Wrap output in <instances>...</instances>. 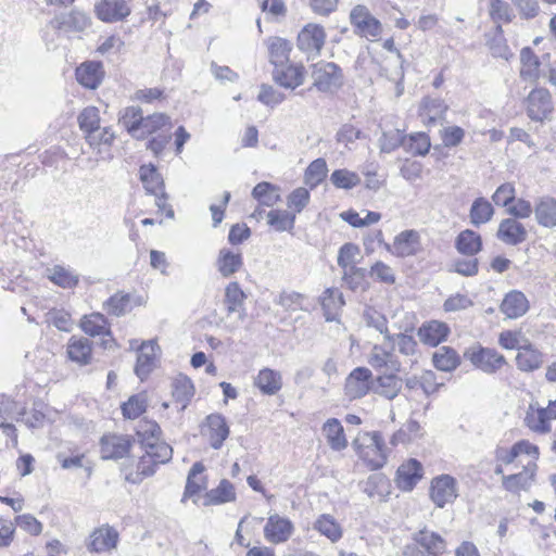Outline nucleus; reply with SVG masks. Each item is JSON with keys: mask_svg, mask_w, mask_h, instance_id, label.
Returning <instances> with one entry per match:
<instances>
[{"mask_svg": "<svg viewBox=\"0 0 556 556\" xmlns=\"http://www.w3.org/2000/svg\"><path fill=\"white\" fill-rule=\"evenodd\" d=\"M359 458L371 469L381 468L387 462V447L380 432H363L353 441Z\"/></svg>", "mask_w": 556, "mask_h": 556, "instance_id": "nucleus-1", "label": "nucleus"}, {"mask_svg": "<svg viewBox=\"0 0 556 556\" xmlns=\"http://www.w3.org/2000/svg\"><path fill=\"white\" fill-rule=\"evenodd\" d=\"M553 420H556V400L548 401L546 406L531 402L525 413L523 425L534 433L546 434L552 431Z\"/></svg>", "mask_w": 556, "mask_h": 556, "instance_id": "nucleus-2", "label": "nucleus"}, {"mask_svg": "<svg viewBox=\"0 0 556 556\" xmlns=\"http://www.w3.org/2000/svg\"><path fill=\"white\" fill-rule=\"evenodd\" d=\"M464 355L476 368L485 374H495L507 364L504 355L494 349L482 346L470 348Z\"/></svg>", "mask_w": 556, "mask_h": 556, "instance_id": "nucleus-3", "label": "nucleus"}, {"mask_svg": "<svg viewBox=\"0 0 556 556\" xmlns=\"http://www.w3.org/2000/svg\"><path fill=\"white\" fill-rule=\"evenodd\" d=\"M367 363L375 370L391 372L401 371V362L394 354L393 339L384 340L381 344H375L367 357Z\"/></svg>", "mask_w": 556, "mask_h": 556, "instance_id": "nucleus-4", "label": "nucleus"}, {"mask_svg": "<svg viewBox=\"0 0 556 556\" xmlns=\"http://www.w3.org/2000/svg\"><path fill=\"white\" fill-rule=\"evenodd\" d=\"M245 298L247 296L238 282H230L226 287L224 303L227 311V318H229L233 313L238 314L237 320L225 324V329L228 332H233L235 330H237L240 324L245 319Z\"/></svg>", "mask_w": 556, "mask_h": 556, "instance_id": "nucleus-5", "label": "nucleus"}, {"mask_svg": "<svg viewBox=\"0 0 556 556\" xmlns=\"http://www.w3.org/2000/svg\"><path fill=\"white\" fill-rule=\"evenodd\" d=\"M458 496V482L450 475H440L431 480L430 498L439 508L452 504Z\"/></svg>", "mask_w": 556, "mask_h": 556, "instance_id": "nucleus-6", "label": "nucleus"}, {"mask_svg": "<svg viewBox=\"0 0 556 556\" xmlns=\"http://www.w3.org/2000/svg\"><path fill=\"white\" fill-rule=\"evenodd\" d=\"M553 102L551 93L545 88L533 89L527 98V114L535 122L551 118Z\"/></svg>", "mask_w": 556, "mask_h": 556, "instance_id": "nucleus-7", "label": "nucleus"}, {"mask_svg": "<svg viewBox=\"0 0 556 556\" xmlns=\"http://www.w3.org/2000/svg\"><path fill=\"white\" fill-rule=\"evenodd\" d=\"M326 41V33L321 25L309 23L298 35V48L308 56L320 53Z\"/></svg>", "mask_w": 556, "mask_h": 556, "instance_id": "nucleus-8", "label": "nucleus"}, {"mask_svg": "<svg viewBox=\"0 0 556 556\" xmlns=\"http://www.w3.org/2000/svg\"><path fill=\"white\" fill-rule=\"evenodd\" d=\"M263 531L267 542L282 544L293 535L294 525L289 518L273 514L268 516Z\"/></svg>", "mask_w": 556, "mask_h": 556, "instance_id": "nucleus-9", "label": "nucleus"}, {"mask_svg": "<svg viewBox=\"0 0 556 556\" xmlns=\"http://www.w3.org/2000/svg\"><path fill=\"white\" fill-rule=\"evenodd\" d=\"M384 249L397 257L417 254L420 250V236L417 230H403L395 236L393 243H384Z\"/></svg>", "mask_w": 556, "mask_h": 556, "instance_id": "nucleus-10", "label": "nucleus"}, {"mask_svg": "<svg viewBox=\"0 0 556 556\" xmlns=\"http://www.w3.org/2000/svg\"><path fill=\"white\" fill-rule=\"evenodd\" d=\"M372 383V374L366 367H356L345 379L344 392L351 399H361L370 390Z\"/></svg>", "mask_w": 556, "mask_h": 556, "instance_id": "nucleus-11", "label": "nucleus"}, {"mask_svg": "<svg viewBox=\"0 0 556 556\" xmlns=\"http://www.w3.org/2000/svg\"><path fill=\"white\" fill-rule=\"evenodd\" d=\"M314 86L320 91H329L342 84L341 68L332 63H318L313 71Z\"/></svg>", "mask_w": 556, "mask_h": 556, "instance_id": "nucleus-12", "label": "nucleus"}, {"mask_svg": "<svg viewBox=\"0 0 556 556\" xmlns=\"http://www.w3.org/2000/svg\"><path fill=\"white\" fill-rule=\"evenodd\" d=\"M128 0H98L94 4L97 17L105 23H116L130 14Z\"/></svg>", "mask_w": 556, "mask_h": 556, "instance_id": "nucleus-13", "label": "nucleus"}, {"mask_svg": "<svg viewBox=\"0 0 556 556\" xmlns=\"http://www.w3.org/2000/svg\"><path fill=\"white\" fill-rule=\"evenodd\" d=\"M118 542V532L109 525L94 529L89 535L87 548L93 553H104L114 549Z\"/></svg>", "mask_w": 556, "mask_h": 556, "instance_id": "nucleus-14", "label": "nucleus"}, {"mask_svg": "<svg viewBox=\"0 0 556 556\" xmlns=\"http://www.w3.org/2000/svg\"><path fill=\"white\" fill-rule=\"evenodd\" d=\"M536 468V463L528 462L523 466L522 471L509 476H503V488L511 493L527 491L533 483Z\"/></svg>", "mask_w": 556, "mask_h": 556, "instance_id": "nucleus-15", "label": "nucleus"}, {"mask_svg": "<svg viewBox=\"0 0 556 556\" xmlns=\"http://www.w3.org/2000/svg\"><path fill=\"white\" fill-rule=\"evenodd\" d=\"M77 81L87 89H97L105 75L103 64L99 61H86L76 68Z\"/></svg>", "mask_w": 556, "mask_h": 556, "instance_id": "nucleus-16", "label": "nucleus"}, {"mask_svg": "<svg viewBox=\"0 0 556 556\" xmlns=\"http://www.w3.org/2000/svg\"><path fill=\"white\" fill-rule=\"evenodd\" d=\"M496 237L505 244L518 245L526 241L528 231L516 218L508 217L500 223Z\"/></svg>", "mask_w": 556, "mask_h": 556, "instance_id": "nucleus-17", "label": "nucleus"}, {"mask_svg": "<svg viewBox=\"0 0 556 556\" xmlns=\"http://www.w3.org/2000/svg\"><path fill=\"white\" fill-rule=\"evenodd\" d=\"M305 70L303 65H278L273 72L274 80L283 88L295 89L304 83Z\"/></svg>", "mask_w": 556, "mask_h": 556, "instance_id": "nucleus-18", "label": "nucleus"}, {"mask_svg": "<svg viewBox=\"0 0 556 556\" xmlns=\"http://www.w3.org/2000/svg\"><path fill=\"white\" fill-rule=\"evenodd\" d=\"M517 368L523 372H531L542 367L544 354L532 343L522 344L516 355Z\"/></svg>", "mask_w": 556, "mask_h": 556, "instance_id": "nucleus-19", "label": "nucleus"}, {"mask_svg": "<svg viewBox=\"0 0 556 556\" xmlns=\"http://www.w3.org/2000/svg\"><path fill=\"white\" fill-rule=\"evenodd\" d=\"M424 468L417 459L410 458L403 463L396 471V484L403 491H412L422 478Z\"/></svg>", "mask_w": 556, "mask_h": 556, "instance_id": "nucleus-20", "label": "nucleus"}, {"mask_svg": "<svg viewBox=\"0 0 556 556\" xmlns=\"http://www.w3.org/2000/svg\"><path fill=\"white\" fill-rule=\"evenodd\" d=\"M100 445L103 459H117L128 454L131 443L125 435L105 434Z\"/></svg>", "mask_w": 556, "mask_h": 556, "instance_id": "nucleus-21", "label": "nucleus"}, {"mask_svg": "<svg viewBox=\"0 0 556 556\" xmlns=\"http://www.w3.org/2000/svg\"><path fill=\"white\" fill-rule=\"evenodd\" d=\"M66 354L68 359L79 366L89 365L92 359V343L87 338L72 336L66 345Z\"/></svg>", "mask_w": 556, "mask_h": 556, "instance_id": "nucleus-22", "label": "nucleus"}, {"mask_svg": "<svg viewBox=\"0 0 556 556\" xmlns=\"http://www.w3.org/2000/svg\"><path fill=\"white\" fill-rule=\"evenodd\" d=\"M157 350L159 346L154 341H149L141 344L138 351L137 363L135 366V372L140 378V380H144L155 367Z\"/></svg>", "mask_w": 556, "mask_h": 556, "instance_id": "nucleus-23", "label": "nucleus"}, {"mask_svg": "<svg viewBox=\"0 0 556 556\" xmlns=\"http://www.w3.org/2000/svg\"><path fill=\"white\" fill-rule=\"evenodd\" d=\"M413 541L424 548L431 556H440L445 553L446 543L444 539L433 532L424 528L413 534Z\"/></svg>", "mask_w": 556, "mask_h": 556, "instance_id": "nucleus-24", "label": "nucleus"}, {"mask_svg": "<svg viewBox=\"0 0 556 556\" xmlns=\"http://www.w3.org/2000/svg\"><path fill=\"white\" fill-rule=\"evenodd\" d=\"M207 438L210 445L218 450L229 435V428L225 418L219 414H212L206 417Z\"/></svg>", "mask_w": 556, "mask_h": 556, "instance_id": "nucleus-25", "label": "nucleus"}, {"mask_svg": "<svg viewBox=\"0 0 556 556\" xmlns=\"http://www.w3.org/2000/svg\"><path fill=\"white\" fill-rule=\"evenodd\" d=\"M447 105L442 99L426 97L419 104V117L426 125L435 124L439 119H442Z\"/></svg>", "mask_w": 556, "mask_h": 556, "instance_id": "nucleus-26", "label": "nucleus"}, {"mask_svg": "<svg viewBox=\"0 0 556 556\" xmlns=\"http://www.w3.org/2000/svg\"><path fill=\"white\" fill-rule=\"evenodd\" d=\"M455 249L467 257L476 256L482 250V238L478 232L465 229L457 235Z\"/></svg>", "mask_w": 556, "mask_h": 556, "instance_id": "nucleus-27", "label": "nucleus"}, {"mask_svg": "<svg viewBox=\"0 0 556 556\" xmlns=\"http://www.w3.org/2000/svg\"><path fill=\"white\" fill-rule=\"evenodd\" d=\"M529 302L521 291L513 290L508 292L502 304L501 311L508 318H518L527 313Z\"/></svg>", "mask_w": 556, "mask_h": 556, "instance_id": "nucleus-28", "label": "nucleus"}, {"mask_svg": "<svg viewBox=\"0 0 556 556\" xmlns=\"http://www.w3.org/2000/svg\"><path fill=\"white\" fill-rule=\"evenodd\" d=\"M448 332L446 324L431 320L419 328L418 336L424 343L437 346L447 338Z\"/></svg>", "mask_w": 556, "mask_h": 556, "instance_id": "nucleus-29", "label": "nucleus"}, {"mask_svg": "<svg viewBox=\"0 0 556 556\" xmlns=\"http://www.w3.org/2000/svg\"><path fill=\"white\" fill-rule=\"evenodd\" d=\"M254 384L262 391V393L274 395L280 391L282 387V377L277 370L263 368L255 377Z\"/></svg>", "mask_w": 556, "mask_h": 556, "instance_id": "nucleus-30", "label": "nucleus"}, {"mask_svg": "<svg viewBox=\"0 0 556 556\" xmlns=\"http://www.w3.org/2000/svg\"><path fill=\"white\" fill-rule=\"evenodd\" d=\"M535 219L539 225L553 228L556 226V200L551 197L541 198L534 206Z\"/></svg>", "mask_w": 556, "mask_h": 556, "instance_id": "nucleus-31", "label": "nucleus"}, {"mask_svg": "<svg viewBox=\"0 0 556 556\" xmlns=\"http://www.w3.org/2000/svg\"><path fill=\"white\" fill-rule=\"evenodd\" d=\"M323 433L332 450L342 451L348 446L343 426L337 418H330L324 424Z\"/></svg>", "mask_w": 556, "mask_h": 556, "instance_id": "nucleus-32", "label": "nucleus"}, {"mask_svg": "<svg viewBox=\"0 0 556 556\" xmlns=\"http://www.w3.org/2000/svg\"><path fill=\"white\" fill-rule=\"evenodd\" d=\"M320 305L327 321H333L338 317L339 309L344 305L342 293L336 288H328L320 298Z\"/></svg>", "mask_w": 556, "mask_h": 556, "instance_id": "nucleus-33", "label": "nucleus"}, {"mask_svg": "<svg viewBox=\"0 0 556 556\" xmlns=\"http://www.w3.org/2000/svg\"><path fill=\"white\" fill-rule=\"evenodd\" d=\"M236 500L235 488L231 482L223 479L219 484L206 492L204 495L203 505H220Z\"/></svg>", "mask_w": 556, "mask_h": 556, "instance_id": "nucleus-34", "label": "nucleus"}, {"mask_svg": "<svg viewBox=\"0 0 556 556\" xmlns=\"http://www.w3.org/2000/svg\"><path fill=\"white\" fill-rule=\"evenodd\" d=\"M159 465V463H154L147 454H143L137 464V469L135 471L129 470L127 467L123 468L124 478L129 483L138 484L144 478L152 476Z\"/></svg>", "mask_w": 556, "mask_h": 556, "instance_id": "nucleus-35", "label": "nucleus"}, {"mask_svg": "<svg viewBox=\"0 0 556 556\" xmlns=\"http://www.w3.org/2000/svg\"><path fill=\"white\" fill-rule=\"evenodd\" d=\"M401 389L402 379L399 378L395 372L377 377L376 384L374 386L375 393L388 400L396 397Z\"/></svg>", "mask_w": 556, "mask_h": 556, "instance_id": "nucleus-36", "label": "nucleus"}, {"mask_svg": "<svg viewBox=\"0 0 556 556\" xmlns=\"http://www.w3.org/2000/svg\"><path fill=\"white\" fill-rule=\"evenodd\" d=\"M432 363L441 371H452L460 364V358L454 349L441 346L433 353Z\"/></svg>", "mask_w": 556, "mask_h": 556, "instance_id": "nucleus-37", "label": "nucleus"}, {"mask_svg": "<svg viewBox=\"0 0 556 556\" xmlns=\"http://www.w3.org/2000/svg\"><path fill=\"white\" fill-rule=\"evenodd\" d=\"M242 264L243 262L241 253H235L228 249H222L219 251L217 258V268L218 271L224 277H229L236 271H238Z\"/></svg>", "mask_w": 556, "mask_h": 556, "instance_id": "nucleus-38", "label": "nucleus"}, {"mask_svg": "<svg viewBox=\"0 0 556 556\" xmlns=\"http://www.w3.org/2000/svg\"><path fill=\"white\" fill-rule=\"evenodd\" d=\"M493 215L494 207L486 199L480 197L472 202L469 211V218L473 226L486 224L492 219Z\"/></svg>", "mask_w": 556, "mask_h": 556, "instance_id": "nucleus-39", "label": "nucleus"}, {"mask_svg": "<svg viewBox=\"0 0 556 556\" xmlns=\"http://www.w3.org/2000/svg\"><path fill=\"white\" fill-rule=\"evenodd\" d=\"M139 175L147 192L156 195L159 191L163 190V178L154 165L144 164L140 166Z\"/></svg>", "mask_w": 556, "mask_h": 556, "instance_id": "nucleus-40", "label": "nucleus"}, {"mask_svg": "<svg viewBox=\"0 0 556 556\" xmlns=\"http://www.w3.org/2000/svg\"><path fill=\"white\" fill-rule=\"evenodd\" d=\"M314 529L331 542H337L342 538L341 526L337 522L334 517L329 514L320 515L314 522Z\"/></svg>", "mask_w": 556, "mask_h": 556, "instance_id": "nucleus-41", "label": "nucleus"}, {"mask_svg": "<svg viewBox=\"0 0 556 556\" xmlns=\"http://www.w3.org/2000/svg\"><path fill=\"white\" fill-rule=\"evenodd\" d=\"M80 327L86 334L91 337L111 336L106 318L100 313H93L89 316H85L80 321Z\"/></svg>", "mask_w": 556, "mask_h": 556, "instance_id": "nucleus-42", "label": "nucleus"}, {"mask_svg": "<svg viewBox=\"0 0 556 556\" xmlns=\"http://www.w3.org/2000/svg\"><path fill=\"white\" fill-rule=\"evenodd\" d=\"M267 223L276 231H290L294 228L295 213L286 210H271L267 213Z\"/></svg>", "mask_w": 556, "mask_h": 556, "instance_id": "nucleus-43", "label": "nucleus"}, {"mask_svg": "<svg viewBox=\"0 0 556 556\" xmlns=\"http://www.w3.org/2000/svg\"><path fill=\"white\" fill-rule=\"evenodd\" d=\"M291 49L292 45L290 41L280 37L270 38L268 45L270 62L275 66L285 64L289 61Z\"/></svg>", "mask_w": 556, "mask_h": 556, "instance_id": "nucleus-44", "label": "nucleus"}, {"mask_svg": "<svg viewBox=\"0 0 556 556\" xmlns=\"http://www.w3.org/2000/svg\"><path fill=\"white\" fill-rule=\"evenodd\" d=\"M143 112L139 106H127L125 108L119 116V124L126 128V130L136 138L140 125L142 124Z\"/></svg>", "mask_w": 556, "mask_h": 556, "instance_id": "nucleus-45", "label": "nucleus"}, {"mask_svg": "<svg viewBox=\"0 0 556 556\" xmlns=\"http://www.w3.org/2000/svg\"><path fill=\"white\" fill-rule=\"evenodd\" d=\"M167 126H169V117L167 115L163 113L151 114L142 118L140 130H138L139 135H137L136 139H143Z\"/></svg>", "mask_w": 556, "mask_h": 556, "instance_id": "nucleus-46", "label": "nucleus"}, {"mask_svg": "<svg viewBox=\"0 0 556 556\" xmlns=\"http://www.w3.org/2000/svg\"><path fill=\"white\" fill-rule=\"evenodd\" d=\"M520 76L527 80H534L539 77L540 62L530 48H523L520 52Z\"/></svg>", "mask_w": 556, "mask_h": 556, "instance_id": "nucleus-47", "label": "nucleus"}, {"mask_svg": "<svg viewBox=\"0 0 556 556\" xmlns=\"http://www.w3.org/2000/svg\"><path fill=\"white\" fill-rule=\"evenodd\" d=\"M252 195L262 205L269 207L274 206L280 200L279 189L266 181L257 184L252 190Z\"/></svg>", "mask_w": 556, "mask_h": 556, "instance_id": "nucleus-48", "label": "nucleus"}, {"mask_svg": "<svg viewBox=\"0 0 556 556\" xmlns=\"http://www.w3.org/2000/svg\"><path fill=\"white\" fill-rule=\"evenodd\" d=\"M48 271V278L59 287L73 288L78 283V276L70 268L55 265Z\"/></svg>", "mask_w": 556, "mask_h": 556, "instance_id": "nucleus-49", "label": "nucleus"}, {"mask_svg": "<svg viewBox=\"0 0 556 556\" xmlns=\"http://www.w3.org/2000/svg\"><path fill=\"white\" fill-rule=\"evenodd\" d=\"M193 394V383L187 376H179L174 380L173 396L181 404L182 408L187 406Z\"/></svg>", "mask_w": 556, "mask_h": 556, "instance_id": "nucleus-50", "label": "nucleus"}, {"mask_svg": "<svg viewBox=\"0 0 556 556\" xmlns=\"http://www.w3.org/2000/svg\"><path fill=\"white\" fill-rule=\"evenodd\" d=\"M147 394L138 393L131 395L127 402L122 404V413L125 418L136 419L147 409Z\"/></svg>", "mask_w": 556, "mask_h": 556, "instance_id": "nucleus-51", "label": "nucleus"}, {"mask_svg": "<svg viewBox=\"0 0 556 556\" xmlns=\"http://www.w3.org/2000/svg\"><path fill=\"white\" fill-rule=\"evenodd\" d=\"M147 454L154 463L166 464L172 459L173 448L165 442L156 440L146 446H142Z\"/></svg>", "mask_w": 556, "mask_h": 556, "instance_id": "nucleus-52", "label": "nucleus"}, {"mask_svg": "<svg viewBox=\"0 0 556 556\" xmlns=\"http://www.w3.org/2000/svg\"><path fill=\"white\" fill-rule=\"evenodd\" d=\"M161 433L160 426L152 420L139 421L136 430V435L141 446H146L156 440H159Z\"/></svg>", "mask_w": 556, "mask_h": 556, "instance_id": "nucleus-53", "label": "nucleus"}, {"mask_svg": "<svg viewBox=\"0 0 556 556\" xmlns=\"http://www.w3.org/2000/svg\"><path fill=\"white\" fill-rule=\"evenodd\" d=\"M79 128L86 134H91L100 127L99 109L96 106L85 108L78 115Z\"/></svg>", "mask_w": 556, "mask_h": 556, "instance_id": "nucleus-54", "label": "nucleus"}, {"mask_svg": "<svg viewBox=\"0 0 556 556\" xmlns=\"http://www.w3.org/2000/svg\"><path fill=\"white\" fill-rule=\"evenodd\" d=\"M327 175V163L324 159H316L305 170V184L311 188L317 187Z\"/></svg>", "mask_w": 556, "mask_h": 556, "instance_id": "nucleus-55", "label": "nucleus"}, {"mask_svg": "<svg viewBox=\"0 0 556 556\" xmlns=\"http://www.w3.org/2000/svg\"><path fill=\"white\" fill-rule=\"evenodd\" d=\"M109 314L114 316H123L131 308L129 294L117 292L112 295L104 304Z\"/></svg>", "mask_w": 556, "mask_h": 556, "instance_id": "nucleus-56", "label": "nucleus"}, {"mask_svg": "<svg viewBox=\"0 0 556 556\" xmlns=\"http://www.w3.org/2000/svg\"><path fill=\"white\" fill-rule=\"evenodd\" d=\"M364 320L368 327H372L382 333L384 340L393 339L388 329V320L381 313L367 308L364 312Z\"/></svg>", "mask_w": 556, "mask_h": 556, "instance_id": "nucleus-57", "label": "nucleus"}, {"mask_svg": "<svg viewBox=\"0 0 556 556\" xmlns=\"http://www.w3.org/2000/svg\"><path fill=\"white\" fill-rule=\"evenodd\" d=\"M204 471V466L202 463L197 462L192 465L185 488L184 500L186 497H191L198 494L202 489L201 479H198V476Z\"/></svg>", "mask_w": 556, "mask_h": 556, "instance_id": "nucleus-58", "label": "nucleus"}, {"mask_svg": "<svg viewBox=\"0 0 556 556\" xmlns=\"http://www.w3.org/2000/svg\"><path fill=\"white\" fill-rule=\"evenodd\" d=\"M331 182L341 189H352L361 182L359 176L348 169H336L330 176Z\"/></svg>", "mask_w": 556, "mask_h": 556, "instance_id": "nucleus-59", "label": "nucleus"}, {"mask_svg": "<svg viewBox=\"0 0 556 556\" xmlns=\"http://www.w3.org/2000/svg\"><path fill=\"white\" fill-rule=\"evenodd\" d=\"M311 199L309 192L304 187H299L294 189L287 199V205L290 210H292V213H301L306 205L308 204Z\"/></svg>", "mask_w": 556, "mask_h": 556, "instance_id": "nucleus-60", "label": "nucleus"}, {"mask_svg": "<svg viewBox=\"0 0 556 556\" xmlns=\"http://www.w3.org/2000/svg\"><path fill=\"white\" fill-rule=\"evenodd\" d=\"M516 189L513 184L505 182L501 185L492 195V200L497 206L508 208L515 202Z\"/></svg>", "mask_w": 556, "mask_h": 556, "instance_id": "nucleus-61", "label": "nucleus"}, {"mask_svg": "<svg viewBox=\"0 0 556 556\" xmlns=\"http://www.w3.org/2000/svg\"><path fill=\"white\" fill-rule=\"evenodd\" d=\"M393 337V349L395 345L401 354L405 356H415L417 354L418 344L416 340L405 333L392 334Z\"/></svg>", "mask_w": 556, "mask_h": 556, "instance_id": "nucleus-62", "label": "nucleus"}, {"mask_svg": "<svg viewBox=\"0 0 556 556\" xmlns=\"http://www.w3.org/2000/svg\"><path fill=\"white\" fill-rule=\"evenodd\" d=\"M490 15L495 22L509 23L514 13L509 4L503 0H491Z\"/></svg>", "mask_w": 556, "mask_h": 556, "instance_id": "nucleus-63", "label": "nucleus"}, {"mask_svg": "<svg viewBox=\"0 0 556 556\" xmlns=\"http://www.w3.org/2000/svg\"><path fill=\"white\" fill-rule=\"evenodd\" d=\"M430 147V138L426 132H415L409 136L408 149L413 154L426 155Z\"/></svg>", "mask_w": 556, "mask_h": 556, "instance_id": "nucleus-64", "label": "nucleus"}]
</instances>
